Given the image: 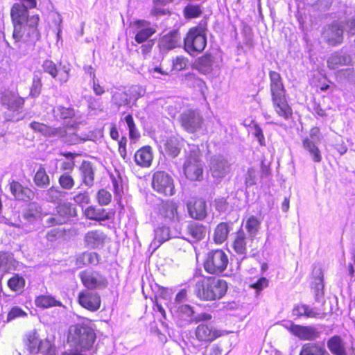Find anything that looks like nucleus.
Wrapping results in <instances>:
<instances>
[{
    "label": "nucleus",
    "mask_w": 355,
    "mask_h": 355,
    "mask_svg": "<svg viewBox=\"0 0 355 355\" xmlns=\"http://www.w3.org/2000/svg\"><path fill=\"white\" fill-rule=\"evenodd\" d=\"M178 204L174 201H166L162 205L161 214L170 222H178L180 217L178 212Z\"/></svg>",
    "instance_id": "obj_22"
},
{
    "label": "nucleus",
    "mask_w": 355,
    "mask_h": 355,
    "mask_svg": "<svg viewBox=\"0 0 355 355\" xmlns=\"http://www.w3.org/2000/svg\"><path fill=\"white\" fill-rule=\"evenodd\" d=\"M70 71L71 69L69 66L64 65L62 66L61 71L59 72L58 71V80L60 84H64L69 80Z\"/></svg>",
    "instance_id": "obj_56"
},
{
    "label": "nucleus",
    "mask_w": 355,
    "mask_h": 355,
    "mask_svg": "<svg viewBox=\"0 0 355 355\" xmlns=\"http://www.w3.org/2000/svg\"><path fill=\"white\" fill-rule=\"evenodd\" d=\"M187 60L182 56L176 57L173 61V69L177 71H181L186 68Z\"/></svg>",
    "instance_id": "obj_60"
},
{
    "label": "nucleus",
    "mask_w": 355,
    "mask_h": 355,
    "mask_svg": "<svg viewBox=\"0 0 355 355\" xmlns=\"http://www.w3.org/2000/svg\"><path fill=\"white\" fill-rule=\"evenodd\" d=\"M170 237V230L168 227L166 226L159 227L155 230V238L153 243L155 245L159 246L164 242L168 241Z\"/></svg>",
    "instance_id": "obj_38"
},
{
    "label": "nucleus",
    "mask_w": 355,
    "mask_h": 355,
    "mask_svg": "<svg viewBox=\"0 0 355 355\" xmlns=\"http://www.w3.org/2000/svg\"><path fill=\"white\" fill-rule=\"evenodd\" d=\"M98 263V254L96 252H83L76 259V265L81 266L87 264L96 265Z\"/></svg>",
    "instance_id": "obj_37"
},
{
    "label": "nucleus",
    "mask_w": 355,
    "mask_h": 355,
    "mask_svg": "<svg viewBox=\"0 0 355 355\" xmlns=\"http://www.w3.org/2000/svg\"><path fill=\"white\" fill-rule=\"evenodd\" d=\"M38 353H42L44 355H55V348L49 340H42L39 343Z\"/></svg>",
    "instance_id": "obj_49"
},
{
    "label": "nucleus",
    "mask_w": 355,
    "mask_h": 355,
    "mask_svg": "<svg viewBox=\"0 0 355 355\" xmlns=\"http://www.w3.org/2000/svg\"><path fill=\"white\" fill-rule=\"evenodd\" d=\"M293 314L297 316H306L308 318H315L320 313L315 309L309 308L305 304H300L295 306L293 309Z\"/></svg>",
    "instance_id": "obj_44"
},
{
    "label": "nucleus",
    "mask_w": 355,
    "mask_h": 355,
    "mask_svg": "<svg viewBox=\"0 0 355 355\" xmlns=\"http://www.w3.org/2000/svg\"><path fill=\"white\" fill-rule=\"evenodd\" d=\"M135 26L136 35L135 39L139 44L144 42L155 33V29L151 27L150 23L147 21H137Z\"/></svg>",
    "instance_id": "obj_21"
},
{
    "label": "nucleus",
    "mask_w": 355,
    "mask_h": 355,
    "mask_svg": "<svg viewBox=\"0 0 355 355\" xmlns=\"http://www.w3.org/2000/svg\"><path fill=\"white\" fill-rule=\"evenodd\" d=\"M28 8L25 5L15 3L11 8V17L14 24L12 37L16 42H20L23 38L22 31L25 29L24 23L28 15Z\"/></svg>",
    "instance_id": "obj_7"
},
{
    "label": "nucleus",
    "mask_w": 355,
    "mask_h": 355,
    "mask_svg": "<svg viewBox=\"0 0 355 355\" xmlns=\"http://www.w3.org/2000/svg\"><path fill=\"white\" fill-rule=\"evenodd\" d=\"M190 216L197 220H202L206 216V204L202 200H195L187 205Z\"/></svg>",
    "instance_id": "obj_27"
},
{
    "label": "nucleus",
    "mask_w": 355,
    "mask_h": 355,
    "mask_svg": "<svg viewBox=\"0 0 355 355\" xmlns=\"http://www.w3.org/2000/svg\"><path fill=\"white\" fill-rule=\"evenodd\" d=\"M182 127L189 133L199 131L203 123V119L196 110H187L180 116Z\"/></svg>",
    "instance_id": "obj_10"
},
{
    "label": "nucleus",
    "mask_w": 355,
    "mask_h": 355,
    "mask_svg": "<svg viewBox=\"0 0 355 355\" xmlns=\"http://www.w3.org/2000/svg\"><path fill=\"white\" fill-rule=\"evenodd\" d=\"M34 182L37 187L41 188H46L49 185V177L43 166H40L37 171L34 177Z\"/></svg>",
    "instance_id": "obj_40"
},
{
    "label": "nucleus",
    "mask_w": 355,
    "mask_h": 355,
    "mask_svg": "<svg viewBox=\"0 0 355 355\" xmlns=\"http://www.w3.org/2000/svg\"><path fill=\"white\" fill-rule=\"evenodd\" d=\"M112 199V195L107 191L105 189H101L97 193L98 202L101 206L108 205Z\"/></svg>",
    "instance_id": "obj_55"
},
{
    "label": "nucleus",
    "mask_w": 355,
    "mask_h": 355,
    "mask_svg": "<svg viewBox=\"0 0 355 355\" xmlns=\"http://www.w3.org/2000/svg\"><path fill=\"white\" fill-rule=\"evenodd\" d=\"M12 257L7 252H0V270L6 272L10 268Z\"/></svg>",
    "instance_id": "obj_52"
},
{
    "label": "nucleus",
    "mask_w": 355,
    "mask_h": 355,
    "mask_svg": "<svg viewBox=\"0 0 355 355\" xmlns=\"http://www.w3.org/2000/svg\"><path fill=\"white\" fill-rule=\"evenodd\" d=\"M285 327L294 336L302 340H313L318 337V332L313 327L301 326L288 322Z\"/></svg>",
    "instance_id": "obj_15"
},
{
    "label": "nucleus",
    "mask_w": 355,
    "mask_h": 355,
    "mask_svg": "<svg viewBox=\"0 0 355 355\" xmlns=\"http://www.w3.org/2000/svg\"><path fill=\"white\" fill-rule=\"evenodd\" d=\"M113 101L118 106L126 105L131 103L132 97H129L127 92H116L112 96Z\"/></svg>",
    "instance_id": "obj_48"
},
{
    "label": "nucleus",
    "mask_w": 355,
    "mask_h": 355,
    "mask_svg": "<svg viewBox=\"0 0 355 355\" xmlns=\"http://www.w3.org/2000/svg\"><path fill=\"white\" fill-rule=\"evenodd\" d=\"M270 78L272 98L286 96V90L279 73L276 71H270Z\"/></svg>",
    "instance_id": "obj_23"
},
{
    "label": "nucleus",
    "mask_w": 355,
    "mask_h": 355,
    "mask_svg": "<svg viewBox=\"0 0 355 355\" xmlns=\"http://www.w3.org/2000/svg\"><path fill=\"white\" fill-rule=\"evenodd\" d=\"M200 152L196 148L188 155L184 164L186 177L193 181L200 180L202 177V164L199 158Z\"/></svg>",
    "instance_id": "obj_8"
},
{
    "label": "nucleus",
    "mask_w": 355,
    "mask_h": 355,
    "mask_svg": "<svg viewBox=\"0 0 355 355\" xmlns=\"http://www.w3.org/2000/svg\"><path fill=\"white\" fill-rule=\"evenodd\" d=\"M40 207H37L36 205L31 204L30 205L28 211L25 214L24 216L27 219H30L31 218H35L40 213Z\"/></svg>",
    "instance_id": "obj_62"
},
{
    "label": "nucleus",
    "mask_w": 355,
    "mask_h": 355,
    "mask_svg": "<svg viewBox=\"0 0 355 355\" xmlns=\"http://www.w3.org/2000/svg\"><path fill=\"white\" fill-rule=\"evenodd\" d=\"M8 285L12 291L21 293L25 286V279L19 275H15L9 279Z\"/></svg>",
    "instance_id": "obj_46"
},
{
    "label": "nucleus",
    "mask_w": 355,
    "mask_h": 355,
    "mask_svg": "<svg viewBox=\"0 0 355 355\" xmlns=\"http://www.w3.org/2000/svg\"><path fill=\"white\" fill-rule=\"evenodd\" d=\"M163 146L169 156L175 157L178 155L181 148V141L176 137H171L163 141Z\"/></svg>",
    "instance_id": "obj_31"
},
{
    "label": "nucleus",
    "mask_w": 355,
    "mask_h": 355,
    "mask_svg": "<svg viewBox=\"0 0 355 355\" xmlns=\"http://www.w3.org/2000/svg\"><path fill=\"white\" fill-rule=\"evenodd\" d=\"M249 237L247 238L245 232L243 230H239L234 238L232 247L234 252L241 255H245L247 252V243Z\"/></svg>",
    "instance_id": "obj_30"
},
{
    "label": "nucleus",
    "mask_w": 355,
    "mask_h": 355,
    "mask_svg": "<svg viewBox=\"0 0 355 355\" xmlns=\"http://www.w3.org/2000/svg\"><path fill=\"white\" fill-rule=\"evenodd\" d=\"M53 114L55 117L63 119L72 118L76 115L73 109L61 105L57 106L53 109Z\"/></svg>",
    "instance_id": "obj_47"
},
{
    "label": "nucleus",
    "mask_w": 355,
    "mask_h": 355,
    "mask_svg": "<svg viewBox=\"0 0 355 355\" xmlns=\"http://www.w3.org/2000/svg\"><path fill=\"white\" fill-rule=\"evenodd\" d=\"M69 339L73 340L81 349L89 350L93 346L96 335L92 328L89 326L76 324L70 327Z\"/></svg>",
    "instance_id": "obj_4"
},
{
    "label": "nucleus",
    "mask_w": 355,
    "mask_h": 355,
    "mask_svg": "<svg viewBox=\"0 0 355 355\" xmlns=\"http://www.w3.org/2000/svg\"><path fill=\"white\" fill-rule=\"evenodd\" d=\"M46 195L51 201L55 202L63 196V192L58 188L51 187L46 191Z\"/></svg>",
    "instance_id": "obj_58"
},
{
    "label": "nucleus",
    "mask_w": 355,
    "mask_h": 355,
    "mask_svg": "<svg viewBox=\"0 0 355 355\" xmlns=\"http://www.w3.org/2000/svg\"><path fill=\"white\" fill-rule=\"evenodd\" d=\"M230 171L227 162L222 157H214L211 160L210 172L214 178L220 180Z\"/></svg>",
    "instance_id": "obj_19"
},
{
    "label": "nucleus",
    "mask_w": 355,
    "mask_h": 355,
    "mask_svg": "<svg viewBox=\"0 0 355 355\" xmlns=\"http://www.w3.org/2000/svg\"><path fill=\"white\" fill-rule=\"evenodd\" d=\"M84 214L87 218L96 221H105L110 218V214L105 209L96 208L93 206L87 207Z\"/></svg>",
    "instance_id": "obj_28"
},
{
    "label": "nucleus",
    "mask_w": 355,
    "mask_h": 355,
    "mask_svg": "<svg viewBox=\"0 0 355 355\" xmlns=\"http://www.w3.org/2000/svg\"><path fill=\"white\" fill-rule=\"evenodd\" d=\"M107 239V235L103 231L95 230L85 233L83 241L87 248L100 249L104 246Z\"/></svg>",
    "instance_id": "obj_13"
},
{
    "label": "nucleus",
    "mask_w": 355,
    "mask_h": 355,
    "mask_svg": "<svg viewBox=\"0 0 355 355\" xmlns=\"http://www.w3.org/2000/svg\"><path fill=\"white\" fill-rule=\"evenodd\" d=\"M78 302L85 309L95 311L100 308V296L89 291H83L78 295Z\"/></svg>",
    "instance_id": "obj_16"
},
{
    "label": "nucleus",
    "mask_w": 355,
    "mask_h": 355,
    "mask_svg": "<svg viewBox=\"0 0 355 355\" xmlns=\"http://www.w3.org/2000/svg\"><path fill=\"white\" fill-rule=\"evenodd\" d=\"M323 34L324 37L331 45L340 44L343 40V30L338 24H333Z\"/></svg>",
    "instance_id": "obj_29"
},
{
    "label": "nucleus",
    "mask_w": 355,
    "mask_h": 355,
    "mask_svg": "<svg viewBox=\"0 0 355 355\" xmlns=\"http://www.w3.org/2000/svg\"><path fill=\"white\" fill-rule=\"evenodd\" d=\"M80 171L85 184L91 187L94 180V169L89 162H83L80 167Z\"/></svg>",
    "instance_id": "obj_33"
},
{
    "label": "nucleus",
    "mask_w": 355,
    "mask_h": 355,
    "mask_svg": "<svg viewBox=\"0 0 355 355\" xmlns=\"http://www.w3.org/2000/svg\"><path fill=\"white\" fill-rule=\"evenodd\" d=\"M30 127L45 137L62 138L65 143L70 145H75L85 140L76 134L67 132L64 128H52L38 122L30 123Z\"/></svg>",
    "instance_id": "obj_2"
},
{
    "label": "nucleus",
    "mask_w": 355,
    "mask_h": 355,
    "mask_svg": "<svg viewBox=\"0 0 355 355\" xmlns=\"http://www.w3.org/2000/svg\"><path fill=\"white\" fill-rule=\"evenodd\" d=\"M252 128L254 136L257 138L260 145L264 146L265 137L261 128L257 124H254Z\"/></svg>",
    "instance_id": "obj_61"
},
{
    "label": "nucleus",
    "mask_w": 355,
    "mask_h": 355,
    "mask_svg": "<svg viewBox=\"0 0 355 355\" xmlns=\"http://www.w3.org/2000/svg\"><path fill=\"white\" fill-rule=\"evenodd\" d=\"M300 355H329V354L320 345L307 344L303 347Z\"/></svg>",
    "instance_id": "obj_41"
},
{
    "label": "nucleus",
    "mask_w": 355,
    "mask_h": 355,
    "mask_svg": "<svg viewBox=\"0 0 355 355\" xmlns=\"http://www.w3.org/2000/svg\"><path fill=\"white\" fill-rule=\"evenodd\" d=\"M329 349L334 355H347L344 343L339 336L331 338L327 343Z\"/></svg>",
    "instance_id": "obj_35"
},
{
    "label": "nucleus",
    "mask_w": 355,
    "mask_h": 355,
    "mask_svg": "<svg viewBox=\"0 0 355 355\" xmlns=\"http://www.w3.org/2000/svg\"><path fill=\"white\" fill-rule=\"evenodd\" d=\"M322 139V135L318 127H313L310 130L309 135L302 140V146L307 150L314 162L319 163L322 161V155L317 144Z\"/></svg>",
    "instance_id": "obj_9"
},
{
    "label": "nucleus",
    "mask_w": 355,
    "mask_h": 355,
    "mask_svg": "<svg viewBox=\"0 0 355 355\" xmlns=\"http://www.w3.org/2000/svg\"><path fill=\"white\" fill-rule=\"evenodd\" d=\"M257 171L254 168H249L245 178V182L247 187H252L256 184Z\"/></svg>",
    "instance_id": "obj_57"
},
{
    "label": "nucleus",
    "mask_w": 355,
    "mask_h": 355,
    "mask_svg": "<svg viewBox=\"0 0 355 355\" xmlns=\"http://www.w3.org/2000/svg\"><path fill=\"white\" fill-rule=\"evenodd\" d=\"M227 264L228 257L225 252L216 250L208 252L204 267L209 273L218 274L224 271Z\"/></svg>",
    "instance_id": "obj_5"
},
{
    "label": "nucleus",
    "mask_w": 355,
    "mask_h": 355,
    "mask_svg": "<svg viewBox=\"0 0 355 355\" xmlns=\"http://www.w3.org/2000/svg\"><path fill=\"white\" fill-rule=\"evenodd\" d=\"M27 315L26 313L24 311L21 309L15 306L13 307L10 311L8 314L7 321H10L16 318L19 317H26Z\"/></svg>",
    "instance_id": "obj_59"
},
{
    "label": "nucleus",
    "mask_w": 355,
    "mask_h": 355,
    "mask_svg": "<svg viewBox=\"0 0 355 355\" xmlns=\"http://www.w3.org/2000/svg\"><path fill=\"white\" fill-rule=\"evenodd\" d=\"M79 275L83 284L88 289H104L107 286V279L98 272L85 270Z\"/></svg>",
    "instance_id": "obj_11"
},
{
    "label": "nucleus",
    "mask_w": 355,
    "mask_h": 355,
    "mask_svg": "<svg viewBox=\"0 0 355 355\" xmlns=\"http://www.w3.org/2000/svg\"><path fill=\"white\" fill-rule=\"evenodd\" d=\"M180 43V36L177 32H172L164 35L162 39V44L168 49L176 47Z\"/></svg>",
    "instance_id": "obj_43"
},
{
    "label": "nucleus",
    "mask_w": 355,
    "mask_h": 355,
    "mask_svg": "<svg viewBox=\"0 0 355 355\" xmlns=\"http://www.w3.org/2000/svg\"><path fill=\"white\" fill-rule=\"evenodd\" d=\"M260 227V221L254 216H250L246 221L245 228L249 234V240L253 241Z\"/></svg>",
    "instance_id": "obj_39"
},
{
    "label": "nucleus",
    "mask_w": 355,
    "mask_h": 355,
    "mask_svg": "<svg viewBox=\"0 0 355 355\" xmlns=\"http://www.w3.org/2000/svg\"><path fill=\"white\" fill-rule=\"evenodd\" d=\"M227 285L225 280L214 277L204 279L196 284L197 296L205 300H215L225 295Z\"/></svg>",
    "instance_id": "obj_1"
},
{
    "label": "nucleus",
    "mask_w": 355,
    "mask_h": 355,
    "mask_svg": "<svg viewBox=\"0 0 355 355\" xmlns=\"http://www.w3.org/2000/svg\"><path fill=\"white\" fill-rule=\"evenodd\" d=\"M184 49L191 55L202 52L207 45L205 24L191 28L184 40Z\"/></svg>",
    "instance_id": "obj_3"
},
{
    "label": "nucleus",
    "mask_w": 355,
    "mask_h": 355,
    "mask_svg": "<svg viewBox=\"0 0 355 355\" xmlns=\"http://www.w3.org/2000/svg\"><path fill=\"white\" fill-rule=\"evenodd\" d=\"M188 235L191 236L193 241H198L204 239L206 234L205 227L198 223H192L187 227Z\"/></svg>",
    "instance_id": "obj_32"
},
{
    "label": "nucleus",
    "mask_w": 355,
    "mask_h": 355,
    "mask_svg": "<svg viewBox=\"0 0 355 355\" xmlns=\"http://www.w3.org/2000/svg\"><path fill=\"white\" fill-rule=\"evenodd\" d=\"M42 71L41 70H37L34 72L33 83L31 88V95L33 97L37 96L42 89Z\"/></svg>",
    "instance_id": "obj_45"
},
{
    "label": "nucleus",
    "mask_w": 355,
    "mask_h": 355,
    "mask_svg": "<svg viewBox=\"0 0 355 355\" xmlns=\"http://www.w3.org/2000/svg\"><path fill=\"white\" fill-rule=\"evenodd\" d=\"M57 215L50 217L48 223L51 225H60L67 223L71 218L76 216V209L70 202H62L56 208Z\"/></svg>",
    "instance_id": "obj_12"
},
{
    "label": "nucleus",
    "mask_w": 355,
    "mask_h": 355,
    "mask_svg": "<svg viewBox=\"0 0 355 355\" xmlns=\"http://www.w3.org/2000/svg\"><path fill=\"white\" fill-rule=\"evenodd\" d=\"M36 306L42 309H48L53 306H62L61 302L55 300L51 295H41L36 297L35 300Z\"/></svg>",
    "instance_id": "obj_34"
},
{
    "label": "nucleus",
    "mask_w": 355,
    "mask_h": 355,
    "mask_svg": "<svg viewBox=\"0 0 355 355\" xmlns=\"http://www.w3.org/2000/svg\"><path fill=\"white\" fill-rule=\"evenodd\" d=\"M201 14V8L198 5L189 4L184 9V17L187 19L198 17Z\"/></svg>",
    "instance_id": "obj_50"
},
{
    "label": "nucleus",
    "mask_w": 355,
    "mask_h": 355,
    "mask_svg": "<svg viewBox=\"0 0 355 355\" xmlns=\"http://www.w3.org/2000/svg\"><path fill=\"white\" fill-rule=\"evenodd\" d=\"M230 227L226 223H219L214 230V241L217 244L223 243L227 239Z\"/></svg>",
    "instance_id": "obj_36"
},
{
    "label": "nucleus",
    "mask_w": 355,
    "mask_h": 355,
    "mask_svg": "<svg viewBox=\"0 0 355 355\" xmlns=\"http://www.w3.org/2000/svg\"><path fill=\"white\" fill-rule=\"evenodd\" d=\"M27 340L30 352L33 354H37L40 340L38 339L37 333L35 331L30 333L28 335Z\"/></svg>",
    "instance_id": "obj_51"
},
{
    "label": "nucleus",
    "mask_w": 355,
    "mask_h": 355,
    "mask_svg": "<svg viewBox=\"0 0 355 355\" xmlns=\"http://www.w3.org/2000/svg\"><path fill=\"white\" fill-rule=\"evenodd\" d=\"M38 21V15H27V18L25 21L26 25L24 24L26 28L22 31L23 38L21 40V41L23 40L25 42L30 41L32 42H35L40 39V35L37 28Z\"/></svg>",
    "instance_id": "obj_14"
},
{
    "label": "nucleus",
    "mask_w": 355,
    "mask_h": 355,
    "mask_svg": "<svg viewBox=\"0 0 355 355\" xmlns=\"http://www.w3.org/2000/svg\"><path fill=\"white\" fill-rule=\"evenodd\" d=\"M272 107L278 116L288 120L293 115L291 107L288 105L286 96L272 98Z\"/></svg>",
    "instance_id": "obj_20"
},
{
    "label": "nucleus",
    "mask_w": 355,
    "mask_h": 355,
    "mask_svg": "<svg viewBox=\"0 0 355 355\" xmlns=\"http://www.w3.org/2000/svg\"><path fill=\"white\" fill-rule=\"evenodd\" d=\"M74 201L80 205L83 204H88L89 202V197L85 192L79 193L73 197Z\"/></svg>",
    "instance_id": "obj_63"
},
{
    "label": "nucleus",
    "mask_w": 355,
    "mask_h": 355,
    "mask_svg": "<svg viewBox=\"0 0 355 355\" xmlns=\"http://www.w3.org/2000/svg\"><path fill=\"white\" fill-rule=\"evenodd\" d=\"M351 57L345 53L336 52L331 54L327 60V66L330 69H336L340 67L349 65Z\"/></svg>",
    "instance_id": "obj_25"
},
{
    "label": "nucleus",
    "mask_w": 355,
    "mask_h": 355,
    "mask_svg": "<svg viewBox=\"0 0 355 355\" xmlns=\"http://www.w3.org/2000/svg\"><path fill=\"white\" fill-rule=\"evenodd\" d=\"M193 313V309L187 304L179 305L177 309L178 316L189 322L194 321Z\"/></svg>",
    "instance_id": "obj_42"
},
{
    "label": "nucleus",
    "mask_w": 355,
    "mask_h": 355,
    "mask_svg": "<svg viewBox=\"0 0 355 355\" xmlns=\"http://www.w3.org/2000/svg\"><path fill=\"white\" fill-rule=\"evenodd\" d=\"M142 92L143 90L141 87L132 86L127 92L129 94V97H132V101H136L141 95Z\"/></svg>",
    "instance_id": "obj_64"
},
{
    "label": "nucleus",
    "mask_w": 355,
    "mask_h": 355,
    "mask_svg": "<svg viewBox=\"0 0 355 355\" xmlns=\"http://www.w3.org/2000/svg\"><path fill=\"white\" fill-rule=\"evenodd\" d=\"M152 187L154 191L165 196H171L175 193L173 178L164 171L154 173Z\"/></svg>",
    "instance_id": "obj_6"
},
{
    "label": "nucleus",
    "mask_w": 355,
    "mask_h": 355,
    "mask_svg": "<svg viewBox=\"0 0 355 355\" xmlns=\"http://www.w3.org/2000/svg\"><path fill=\"white\" fill-rule=\"evenodd\" d=\"M24 103V99L12 91L6 90L1 94V103L10 111H18L21 108Z\"/></svg>",
    "instance_id": "obj_17"
},
{
    "label": "nucleus",
    "mask_w": 355,
    "mask_h": 355,
    "mask_svg": "<svg viewBox=\"0 0 355 355\" xmlns=\"http://www.w3.org/2000/svg\"><path fill=\"white\" fill-rule=\"evenodd\" d=\"M136 164L141 167H149L153 161V153L150 147L145 146L138 150L135 155Z\"/></svg>",
    "instance_id": "obj_26"
},
{
    "label": "nucleus",
    "mask_w": 355,
    "mask_h": 355,
    "mask_svg": "<svg viewBox=\"0 0 355 355\" xmlns=\"http://www.w3.org/2000/svg\"><path fill=\"white\" fill-rule=\"evenodd\" d=\"M223 335L222 331L216 329L208 324H200L196 329V336L200 341L211 342Z\"/></svg>",
    "instance_id": "obj_18"
},
{
    "label": "nucleus",
    "mask_w": 355,
    "mask_h": 355,
    "mask_svg": "<svg viewBox=\"0 0 355 355\" xmlns=\"http://www.w3.org/2000/svg\"><path fill=\"white\" fill-rule=\"evenodd\" d=\"M43 71L49 73L52 78H55L58 76V69L55 63L51 60H44L42 64Z\"/></svg>",
    "instance_id": "obj_54"
},
{
    "label": "nucleus",
    "mask_w": 355,
    "mask_h": 355,
    "mask_svg": "<svg viewBox=\"0 0 355 355\" xmlns=\"http://www.w3.org/2000/svg\"><path fill=\"white\" fill-rule=\"evenodd\" d=\"M10 189L12 194L17 200H28L33 198V192L27 187H24L17 182L13 181L10 183Z\"/></svg>",
    "instance_id": "obj_24"
},
{
    "label": "nucleus",
    "mask_w": 355,
    "mask_h": 355,
    "mask_svg": "<svg viewBox=\"0 0 355 355\" xmlns=\"http://www.w3.org/2000/svg\"><path fill=\"white\" fill-rule=\"evenodd\" d=\"M58 182L62 188L67 190L72 189L75 184L72 177L67 173L62 174Z\"/></svg>",
    "instance_id": "obj_53"
}]
</instances>
